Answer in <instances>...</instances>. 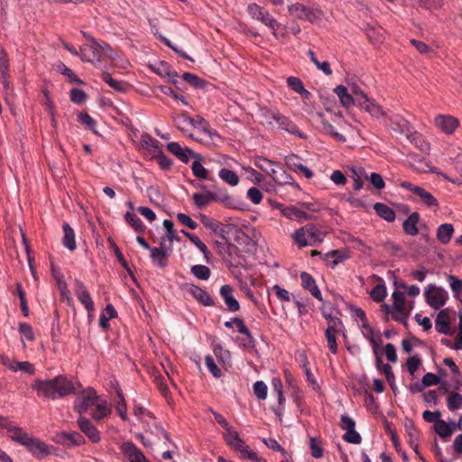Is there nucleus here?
<instances>
[{
	"label": "nucleus",
	"instance_id": "f257e3e1",
	"mask_svg": "<svg viewBox=\"0 0 462 462\" xmlns=\"http://www.w3.org/2000/svg\"><path fill=\"white\" fill-rule=\"evenodd\" d=\"M78 387H79L78 382L63 375H58L50 380L36 379L32 384V388L39 396L51 400L74 394Z\"/></svg>",
	"mask_w": 462,
	"mask_h": 462
},
{
	"label": "nucleus",
	"instance_id": "f03ea898",
	"mask_svg": "<svg viewBox=\"0 0 462 462\" xmlns=\"http://www.w3.org/2000/svg\"><path fill=\"white\" fill-rule=\"evenodd\" d=\"M88 42L80 47V58L83 61L95 63L101 62L106 58L113 57L112 48L106 42H99L89 34L84 32Z\"/></svg>",
	"mask_w": 462,
	"mask_h": 462
},
{
	"label": "nucleus",
	"instance_id": "7ed1b4c3",
	"mask_svg": "<svg viewBox=\"0 0 462 462\" xmlns=\"http://www.w3.org/2000/svg\"><path fill=\"white\" fill-rule=\"evenodd\" d=\"M326 235L327 231L320 225L308 223L296 230L291 237L299 247H305L321 243Z\"/></svg>",
	"mask_w": 462,
	"mask_h": 462
},
{
	"label": "nucleus",
	"instance_id": "20e7f679",
	"mask_svg": "<svg viewBox=\"0 0 462 462\" xmlns=\"http://www.w3.org/2000/svg\"><path fill=\"white\" fill-rule=\"evenodd\" d=\"M223 437L226 444L236 451L239 452L242 457L252 461L257 460L258 457L256 453L249 450L248 447L240 438L238 432L236 430L232 429L228 432H225Z\"/></svg>",
	"mask_w": 462,
	"mask_h": 462
},
{
	"label": "nucleus",
	"instance_id": "39448f33",
	"mask_svg": "<svg viewBox=\"0 0 462 462\" xmlns=\"http://www.w3.org/2000/svg\"><path fill=\"white\" fill-rule=\"evenodd\" d=\"M424 297L427 304L434 310H439L448 300V291L435 284H429L425 288Z\"/></svg>",
	"mask_w": 462,
	"mask_h": 462
},
{
	"label": "nucleus",
	"instance_id": "423d86ee",
	"mask_svg": "<svg viewBox=\"0 0 462 462\" xmlns=\"http://www.w3.org/2000/svg\"><path fill=\"white\" fill-rule=\"evenodd\" d=\"M266 118L274 121L279 129L284 130L291 134L300 137V139L307 138L306 134L299 129L294 122H292L289 117L281 114L279 111H269L267 113Z\"/></svg>",
	"mask_w": 462,
	"mask_h": 462
},
{
	"label": "nucleus",
	"instance_id": "0eeeda50",
	"mask_svg": "<svg viewBox=\"0 0 462 462\" xmlns=\"http://www.w3.org/2000/svg\"><path fill=\"white\" fill-rule=\"evenodd\" d=\"M288 12L292 17L310 23H315L321 16L320 10L308 7L300 3L290 5L288 6Z\"/></svg>",
	"mask_w": 462,
	"mask_h": 462
},
{
	"label": "nucleus",
	"instance_id": "6e6552de",
	"mask_svg": "<svg viewBox=\"0 0 462 462\" xmlns=\"http://www.w3.org/2000/svg\"><path fill=\"white\" fill-rule=\"evenodd\" d=\"M98 396L92 388L84 390L74 401L73 409L76 412L82 416L87 413L89 409L96 405Z\"/></svg>",
	"mask_w": 462,
	"mask_h": 462
},
{
	"label": "nucleus",
	"instance_id": "1a4fd4ad",
	"mask_svg": "<svg viewBox=\"0 0 462 462\" xmlns=\"http://www.w3.org/2000/svg\"><path fill=\"white\" fill-rule=\"evenodd\" d=\"M247 12L252 18L260 21L273 30L279 26V23L276 19H274L267 11L263 10V7L254 3L248 5Z\"/></svg>",
	"mask_w": 462,
	"mask_h": 462
},
{
	"label": "nucleus",
	"instance_id": "9d476101",
	"mask_svg": "<svg viewBox=\"0 0 462 462\" xmlns=\"http://www.w3.org/2000/svg\"><path fill=\"white\" fill-rule=\"evenodd\" d=\"M400 186L403 188L404 189L412 192L413 194L417 195L421 202L425 204L428 207H438L439 202L434 196L428 192L425 189L416 186L411 182L408 181H402Z\"/></svg>",
	"mask_w": 462,
	"mask_h": 462
},
{
	"label": "nucleus",
	"instance_id": "9b49d317",
	"mask_svg": "<svg viewBox=\"0 0 462 462\" xmlns=\"http://www.w3.org/2000/svg\"><path fill=\"white\" fill-rule=\"evenodd\" d=\"M74 291H75V294H76L78 300L88 310V316L91 317V313L95 310L94 301H93L87 287L81 281H79V280L75 281Z\"/></svg>",
	"mask_w": 462,
	"mask_h": 462
},
{
	"label": "nucleus",
	"instance_id": "f8f14e48",
	"mask_svg": "<svg viewBox=\"0 0 462 462\" xmlns=\"http://www.w3.org/2000/svg\"><path fill=\"white\" fill-rule=\"evenodd\" d=\"M167 150L184 163L189 162V157L199 159V160L202 159L200 154L194 152L192 150L189 149L188 147H182L177 142L169 143L167 144Z\"/></svg>",
	"mask_w": 462,
	"mask_h": 462
},
{
	"label": "nucleus",
	"instance_id": "ddd939ff",
	"mask_svg": "<svg viewBox=\"0 0 462 462\" xmlns=\"http://www.w3.org/2000/svg\"><path fill=\"white\" fill-rule=\"evenodd\" d=\"M27 450L37 458H42L51 454L50 448L39 439L31 437L23 445Z\"/></svg>",
	"mask_w": 462,
	"mask_h": 462
},
{
	"label": "nucleus",
	"instance_id": "4468645a",
	"mask_svg": "<svg viewBox=\"0 0 462 462\" xmlns=\"http://www.w3.org/2000/svg\"><path fill=\"white\" fill-rule=\"evenodd\" d=\"M77 424L81 432L84 433L91 442L97 443L100 441V432L89 419L79 416Z\"/></svg>",
	"mask_w": 462,
	"mask_h": 462
},
{
	"label": "nucleus",
	"instance_id": "2eb2a0df",
	"mask_svg": "<svg viewBox=\"0 0 462 462\" xmlns=\"http://www.w3.org/2000/svg\"><path fill=\"white\" fill-rule=\"evenodd\" d=\"M180 119H182L184 122H189V124L200 129L210 137L218 135L216 130L211 129L209 123L200 116H196V117L192 118L189 116L187 113H183L180 116Z\"/></svg>",
	"mask_w": 462,
	"mask_h": 462
},
{
	"label": "nucleus",
	"instance_id": "dca6fc26",
	"mask_svg": "<svg viewBox=\"0 0 462 462\" xmlns=\"http://www.w3.org/2000/svg\"><path fill=\"white\" fill-rule=\"evenodd\" d=\"M199 218L204 226L212 230L215 235L218 236L223 240L227 241L228 231L226 226L206 215H200Z\"/></svg>",
	"mask_w": 462,
	"mask_h": 462
},
{
	"label": "nucleus",
	"instance_id": "f3484780",
	"mask_svg": "<svg viewBox=\"0 0 462 462\" xmlns=\"http://www.w3.org/2000/svg\"><path fill=\"white\" fill-rule=\"evenodd\" d=\"M390 127L395 133H399L405 137L411 135V132L414 130L406 119L398 115L390 118Z\"/></svg>",
	"mask_w": 462,
	"mask_h": 462
},
{
	"label": "nucleus",
	"instance_id": "a211bd4d",
	"mask_svg": "<svg viewBox=\"0 0 462 462\" xmlns=\"http://www.w3.org/2000/svg\"><path fill=\"white\" fill-rule=\"evenodd\" d=\"M9 78V58L4 47L0 44V82L6 90L10 88Z\"/></svg>",
	"mask_w": 462,
	"mask_h": 462
},
{
	"label": "nucleus",
	"instance_id": "6ab92c4d",
	"mask_svg": "<svg viewBox=\"0 0 462 462\" xmlns=\"http://www.w3.org/2000/svg\"><path fill=\"white\" fill-rule=\"evenodd\" d=\"M219 293L229 311L236 312L239 310L240 304L233 295L234 289L231 285H223L220 288Z\"/></svg>",
	"mask_w": 462,
	"mask_h": 462
},
{
	"label": "nucleus",
	"instance_id": "aec40b11",
	"mask_svg": "<svg viewBox=\"0 0 462 462\" xmlns=\"http://www.w3.org/2000/svg\"><path fill=\"white\" fill-rule=\"evenodd\" d=\"M435 125L444 133L450 134L457 129L459 121L451 116L439 115L435 118Z\"/></svg>",
	"mask_w": 462,
	"mask_h": 462
},
{
	"label": "nucleus",
	"instance_id": "412c9836",
	"mask_svg": "<svg viewBox=\"0 0 462 462\" xmlns=\"http://www.w3.org/2000/svg\"><path fill=\"white\" fill-rule=\"evenodd\" d=\"M343 323L341 320L333 321L331 326H328L326 329V339L328 341V346L331 353H337V344L336 339V334L341 330Z\"/></svg>",
	"mask_w": 462,
	"mask_h": 462
},
{
	"label": "nucleus",
	"instance_id": "4be33fe9",
	"mask_svg": "<svg viewBox=\"0 0 462 462\" xmlns=\"http://www.w3.org/2000/svg\"><path fill=\"white\" fill-rule=\"evenodd\" d=\"M120 449L131 462H145V456L133 442L123 443Z\"/></svg>",
	"mask_w": 462,
	"mask_h": 462
},
{
	"label": "nucleus",
	"instance_id": "5701e85b",
	"mask_svg": "<svg viewBox=\"0 0 462 462\" xmlns=\"http://www.w3.org/2000/svg\"><path fill=\"white\" fill-rule=\"evenodd\" d=\"M211 198L214 199V201L222 204L227 208H240L239 202L226 189H218L217 191H214V196H211Z\"/></svg>",
	"mask_w": 462,
	"mask_h": 462
},
{
	"label": "nucleus",
	"instance_id": "b1692460",
	"mask_svg": "<svg viewBox=\"0 0 462 462\" xmlns=\"http://www.w3.org/2000/svg\"><path fill=\"white\" fill-rule=\"evenodd\" d=\"M57 442L69 446H81L85 444V438L79 432H61L57 436Z\"/></svg>",
	"mask_w": 462,
	"mask_h": 462
},
{
	"label": "nucleus",
	"instance_id": "393cba45",
	"mask_svg": "<svg viewBox=\"0 0 462 462\" xmlns=\"http://www.w3.org/2000/svg\"><path fill=\"white\" fill-rule=\"evenodd\" d=\"M187 291L204 306H214L215 304L208 292L197 285H188Z\"/></svg>",
	"mask_w": 462,
	"mask_h": 462
},
{
	"label": "nucleus",
	"instance_id": "a878e982",
	"mask_svg": "<svg viewBox=\"0 0 462 462\" xmlns=\"http://www.w3.org/2000/svg\"><path fill=\"white\" fill-rule=\"evenodd\" d=\"M301 285L305 290H308L310 294L318 300L322 301V294L318 288L314 278L308 273L302 272L300 273Z\"/></svg>",
	"mask_w": 462,
	"mask_h": 462
},
{
	"label": "nucleus",
	"instance_id": "bb28decb",
	"mask_svg": "<svg viewBox=\"0 0 462 462\" xmlns=\"http://www.w3.org/2000/svg\"><path fill=\"white\" fill-rule=\"evenodd\" d=\"M357 105L375 117L383 115V112L378 105L369 99L365 93H361V98H357Z\"/></svg>",
	"mask_w": 462,
	"mask_h": 462
},
{
	"label": "nucleus",
	"instance_id": "cd10ccee",
	"mask_svg": "<svg viewBox=\"0 0 462 462\" xmlns=\"http://www.w3.org/2000/svg\"><path fill=\"white\" fill-rule=\"evenodd\" d=\"M282 215L291 220L302 222L304 220L313 219L314 216L308 214L294 206L286 207L282 211Z\"/></svg>",
	"mask_w": 462,
	"mask_h": 462
},
{
	"label": "nucleus",
	"instance_id": "c85d7f7f",
	"mask_svg": "<svg viewBox=\"0 0 462 462\" xmlns=\"http://www.w3.org/2000/svg\"><path fill=\"white\" fill-rule=\"evenodd\" d=\"M286 165L296 173H300L304 175L307 179H311L313 177V172L305 165L301 164L298 161V157L295 155H291L286 159Z\"/></svg>",
	"mask_w": 462,
	"mask_h": 462
},
{
	"label": "nucleus",
	"instance_id": "c756f323",
	"mask_svg": "<svg viewBox=\"0 0 462 462\" xmlns=\"http://www.w3.org/2000/svg\"><path fill=\"white\" fill-rule=\"evenodd\" d=\"M435 328L439 333L448 335L450 330L448 310H441L437 315Z\"/></svg>",
	"mask_w": 462,
	"mask_h": 462
},
{
	"label": "nucleus",
	"instance_id": "7c9ffc66",
	"mask_svg": "<svg viewBox=\"0 0 462 462\" xmlns=\"http://www.w3.org/2000/svg\"><path fill=\"white\" fill-rule=\"evenodd\" d=\"M420 219L418 212L411 213L402 224V228L405 234L415 236L419 234L417 225Z\"/></svg>",
	"mask_w": 462,
	"mask_h": 462
},
{
	"label": "nucleus",
	"instance_id": "2f4dec72",
	"mask_svg": "<svg viewBox=\"0 0 462 462\" xmlns=\"http://www.w3.org/2000/svg\"><path fill=\"white\" fill-rule=\"evenodd\" d=\"M149 251L151 252V259L154 264L161 268L167 266L168 259L162 243H161V247H152Z\"/></svg>",
	"mask_w": 462,
	"mask_h": 462
},
{
	"label": "nucleus",
	"instance_id": "473e14b6",
	"mask_svg": "<svg viewBox=\"0 0 462 462\" xmlns=\"http://www.w3.org/2000/svg\"><path fill=\"white\" fill-rule=\"evenodd\" d=\"M63 237L62 245L69 251H74L77 247L75 240V232L68 223L62 225Z\"/></svg>",
	"mask_w": 462,
	"mask_h": 462
},
{
	"label": "nucleus",
	"instance_id": "72a5a7b5",
	"mask_svg": "<svg viewBox=\"0 0 462 462\" xmlns=\"http://www.w3.org/2000/svg\"><path fill=\"white\" fill-rule=\"evenodd\" d=\"M96 409L93 412H91V416L96 420H101L104 418L110 415L112 409L111 406L107 403L106 401L97 400L96 405Z\"/></svg>",
	"mask_w": 462,
	"mask_h": 462
},
{
	"label": "nucleus",
	"instance_id": "f704fd0d",
	"mask_svg": "<svg viewBox=\"0 0 462 462\" xmlns=\"http://www.w3.org/2000/svg\"><path fill=\"white\" fill-rule=\"evenodd\" d=\"M100 77L103 81H105L113 89H115L117 92L124 93L129 88L127 83H125L122 80H116V79H113L112 75L108 72H106V71L102 72Z\"/></svg>",
	"mask_w": 462,
	"mask_h": 462
},
{
	"label": "nucleus",
	"instance_id": "c9c22d12",
	"mask_svg": "<svg viewBox=\"0 0 462 462\" xmlns=\"http://www.w3.org/2000/svg\"><path fill=\"white\" fill-rule=\"evenodd\" d=\"M374 209L376 214L388 222H393L395 220L394 210L383 203L377 202L374 205Z\"/></svg>",
	"mask_w": 462,
	"mask_h": 462
},
{
	"label": "nucleus",
	"instance_id": "e433bc0d",
	"mask_svg": "<svg viewBox=\"0 0 462 462\" xmlns=\"http://www.w3.org/2000/svg\"><path fill=\"white\" fill-rule=\"evenodd\" d=\"M214 196V191L206 190L204 193H194L192 196V200L194 205L202 209L206 208L211 201H214V199L211 198Z\"/></svg>",
	"mask_w": 462,
	"mask_h": 462
},
{
	"label": "nucleus",
	"instance_id": "4c0bfd02",
	"mask_svg": "<svg viewBox=\"0 0 462 462\" xmlns=\"http://www.w3.org/2000/svg\"><path fill=\"white\" fill-rule=\"evenodd\" d=\"M453 233L454 227L451 224H442L438 227L437 238L441 244L447 245L450 241Z\"/></svg>",
	"mask_w": 462,
	"mask_h": 462
},
{
	"label": "nucleus",
	"instance_id": "58836bf2",
	"mask_svg": "<svg viewBox=\"0 0 462 462\" xmlns=\"http://www.w3.org/2000/svg\"><path fill=\"white\" fill-rule=\"evenodd\" d=\"M334 92L337 95L340 103L344 107L348 108L355 104L353 96L348 93L347 88L343 85L337 86L334 89Z\"/></svg>",
	"mask_w": 462,
	"mask_h": 462
},
{
	"label": "nucleus",
	"instance_id": "ea45409f",
	"mask_svg": "<svg viewBox=\"0 0 462 462\" xmlns=\"http://www.w3.org/2000/svg\"><path fill=\"white\" fill-rule=\"evenodd\" d=\"M379 281V283L376 284L371 291L370 296L375 302H383L387 295L386 287L384 285V282L382 278L376 277Z\"/></svg>",
	"mask_w": 462,
	"mask_h": 462
},
{
	"label": "nucleus",
	"instance_id": "a19ab883",
	"mask_svg": "<svg viewBox=\"0 0 462 462\" xmlns=\"http://www.w3.org/2000/svg\"><path fill=\"white\" fill-rule=\"evenodd\" d=\"M156 72L160 76L167 77L171 83L177 84L178 73L167 62H161Z\"/></svg>",
	"mask_w": 462,
	"mask_h": 462
},
{
	"label": "nucleus",
	"instance_id": "79ce46f5",
	"mask_svg": "<svg viewBox=\"0 0 462 462\" xmlns=\"http://www.w3.org/2000/svg\"><path fill=\"white\" fill-rule=\"evenodd\" d=\"M125 219L128 225H130L135 232L137 233H143L145 230V225L143 223L141 218L132 213V212H126L125 215Z\"/></svg>",
	"mask_w": 462,
	"mask_h": 462
},
{
	"label": "nucleus",
	"instance_id": "37998d69",
	"mask_svg": "<svg viewBox=\"0 0 462 462\" xmlns=\"http://www.w3.org/2000/svg\"><path fill=\"white\" fill-rule=\"evenodd\" d=\"M218 176L222 180L231 186H236L239 182L238 175L234 171L228 169H221L218 172Z\"/></svg>",
	"mask_w": 462,
	"mask_h": 462
},
{
	"label": "nucleus",
	"instance_id": "c03bdc74",
	"mask_svg": "<svg viewBox=\"0 0 462 462\" xmlns=\"http://www.w3.org/2000/svg\"><path fill=\"white\" fill-rule=\"evenodd\" d=\"M406 138L422 152H427L430 148L429 143L424 141L422 135L415 130L411 132V135L406 136Z\"/></svg>",
	"mask_w": 462,
	"mask_h": 462
},
{
	"label": "nucleus",
	"instance_id": "a18cd8bd",
	"mask_svg": "<svg viewBox=\"0 0 462 462\" xmlns=\"http://www.w3.org/2000/svg\"><path fill=\"white\" fill-rule=\"evenodd\" d=\"M434 430L442 439H447L453 433V429L443 420L437 421V424L434 425Z\"/></svg>",
	"mask_w": 462,
	"mask_h": 462
},
{
	"label": "nucleus",
	"instance_id": "49530a36",
	"mask_svg": "<svg viewBox=\"0 0 462 462\" xmlns=\"http://www.w3.org/2000/svg\"><path fill=\"white\" fill-rule=\"evenodd\" d=\"M8 367L14 372L23 371L29 374H32L34 373V367L29 362L12 361Z\"/></svg>",
	"mask_w": 462,
	"mask_h": 462
},
{
	"label": "nucleus",
	"instance_id": "de8ad7c7",
	"mask_svg": "<svg viewBox=\"0 0 462 462\" xmlns=\"http://www.w3.org/2000/svg\"><path fill=\"white\" fill-rule=\"evenodd\" d=\"M8 431L10 432V438L23 446L25 441L28 440V438H30L29 434L23 432L22 429L19 428L10 427L8 428Z\"/></svg>",
	"mask_w": 462,
	"mask_h": 462
},
{
	"label": "nucleus",
	"instance_id": "09e8293b",
	"mask_svg": "<svg viewBox=\"0 0 462 462\" xmlns=\"http://www.w3.org/2000/svg\"><path fill=\"white\" fill-rule=\"evenodd\" d=\"M201 160L196 159L192 162L191 170L195 177L200 180H208V171L201 164Z\"/></svg>",
	"mask_w": 462,
	"mask_h": 462
},
{
	"label": "nucleus",
	"instance_id": "8fccbe9b",
	"mask_svg": "<svg viewBox=\"0 0 462 462\" xmlns=\"http://www.w3.org/2000/svg\"><path fill=\"white\" fill-rule=\"evenodd\" d=\"M116 394L118 397V401H117L116 407V412L118 413V415L120 416V418L123 420H127V415H126L127 408H126V402H125V397L120 389H118L116 391Z\"/></svg>",
	"mask_w": 462,
	"mask_h": 462
},
{
	"label": "nucleus",
	"instance_id": "3c124183",
	"mask_svg": "<svg viewBox=\"0 0 462 462\" xmlns=\"http://www.w3.org/2000/svg\"><path fill=\"white\" fill-rule=\"evenodd\" d=\"M181 232L207 257L208 254H209L207 245L195 235L190 234L185 230H182Z\"/></svg>",
	"mask_w": 462,
	"mask_h": 462
},
{
	"label": "nucleus",
	"instance_id": "603ef678",
	"mask_svg": "<svg viewBox=\"0 0 462 462\" xmlns=\"http://www.w3.org/2000/svg\"><path fill=\"white\" fill-rule=\"evenodd\" d=\"M362 328H363L362 333H363L364 337L369 340V342L371 343V345L373 346L374 354H376L378 345H377V342L375 341V339L374 338V330L371 328V326L368 324L367 320L362 322Z\"/></svg>",
	"mask_w": 462,
	"mask_h": 462
},
{
	"label": "nucleus",
	"instance_id": "864d4df0",
	"mask_svg": "<svg viewBox=\"0 0 462 462\" xmlns=\"http://www.w3.org/2000/svg\"><path fill=\"white\" fill-rule=\"evenodd\" d=\"M191 273L200 280H208L210 277V269L202 264L193 265L191 267Z\"/></svg>",
	"mask_w": 462,
	"mask_h": 462
},
{
	"label": "nucleus",
	"instance_id": "5fc2aeb1",
	"mask_svg": "<svg viewBox=\"0 0 462 462\" xmlns=\"http://www.w3.org/2000/svg\"><path fill=\"white\" fill-rule=\"evenodd\" d=\"M78 120L82 125H84L85 127H87L88 129L92 131L93 133L97 134V131H96L97 123L88 113H83V112L79 113L78 115Z\"/></svg>",
	"mask_w": 462,
	"mask_h": 462
},
{
	"label": "nucleus",
	"instance_id": "6e6d98bb",
	"mask_svg": "<svg viewBox=\"0 0 462 462\" xmlns=\"http://www.w3.org/2000/svg\"><path fill=\"white\" fill-rule=\"evenodd\" d=\"M16 294L18 295V297L20 299V307H21V310H22L23 314L25 317H28L29 316V308H28V304H27V300H26V294H25V291H23L21 283L16 284Z\"/></svg>",
	"mask_w": 462,
	"mask_h": 462
},
{
	"label": "nucleus",
	"instance_id": "4d7b16f0",
	"mask_svg": "<svg viewBox=\"0 0 462 462\" xmlns=\"http://www.w3.org/2000/svg\"><path fill=\"white\" fill-rule=\"evenodd\" d=\"M448 280L450 281V287H451L452 291L455 294V297L462 304V281L456 278L453 275H449Z\"/></svg>",
	"mask_w": 462,
	"mask_h": 462
},
{
	"label": "nucleus",
	"instance_id": "13d9d810",
	"mask_svg": "<svg viewBox=\"0 0 462 462\" xmlns=\"http://www.w3.org/2000/svg\"><path fill=\"white\" fill-rule=\"evenodd\" d=\"M392 298L393 300V309L397 311H402L405 309V297L403 292L400 291H394Z\"/></svg>",
	"mask_w": 462,
	"mask_h": 462
},
{
	"label": "nucleus",
	"instance_id": "bf43d9fd",
	"mask_svg": "<svg viewBox=\"0 0 462 462\" xmlns=\"http://www.w3.org/2000/svg\"><path fill=\"white\" fill-rule=\"evenodd\" d=\"M153 159L158 162L161 169L163 171L170 170L173 165V161L167 157L162 151H159V153L153 156Z\"/></svg>",
	"mask_w": 462,
	"mask_h": 462
},
{
	"label": "nucleus",
	"instance_id": "052dcab7",
	"mask_svg": "<svg viewBox=\"0 0 462 462\" xmlns=\"http://www.w3.org/2000/svg\"><path fill=\"white\" fill-rule=\"evenodd\" d=\"M322 125H323V130L325 131L326 134L331 135L333 138H335L336 140L339 141V142H346V137L339 134L336 128L328 121H323L322 122Z\"/></svg>",
	"mask_w": 462,
	"mask_h": 462
},
{
	"label": "nucleus",
	"instance_id": "680f3d73",
	"mask_svg": "<svg viewBox=\"0 0 462 462\" xmlns=\"http://www.w3.org/2000/svg\"><path fill=\"white\" fill-rule=\"evenodd\" d=\"M448 407L450 411L458 410L462 407V395L453 393L448 396Z\"/></svg>",
	"mask_w": 462,
	"mask_h": 462
},
{
	"label": "nucleus",
	"instance_id": "e2e57ef3",
	"mask_svg": "<svg viewBox=\"0 0 462 462\" xmlns=\"http://www.w3.org/2000/svg\"><path fill=\"white\" fill-rule=\"evenodd\" d=\"M182 79L186 82H188L189 84H190L191 86H193L197 88H202L205 85V81L203 79H199L196 75L189 73V72H185L182 75Z\"/></svg>",
	"mask_w": 462,
	"mask_h": 462
},
{
	"label": "nucleus",
	"instance_id": "0e129e2a",
	"mask_svg": "<svg viewBox=\"0 0 462 462\" xmlns=\"http://www.w3.org/2000/svg\"><path fill=\"white\" fill-rule=\"evenodd\" d=\"M405 430L408 435V443L412 444L414 441H419L420 431L412 422L405 424Z\"/></svg>",
	"mask_w": 462,
	"mask_h": 462
},
{
	"label": "nucleus",
	"instance_id": "69168bd1",
	"mask_svg": "<svg viewBox=\"0 0 462 462\" xmlns=\"http://www.w3.org/2000/svg\"><path fill=\"white\" fill-rule=\"evenodd\" d=\"M254 393L259 400H264L267 397V385L263 381H257L254 383Z\"/></svg>",
	"mask_w": 462,
	"mask_h": 462
},
{
	"label": "nucleus",
	"instance_id": "338daca9",
	"mask_svg": "<svg viewBox=\"0 0 462 462\" xmlns=\"http://www.w3.org/2000/svg\"><path fill=\"white\" fill-rule=\"evenodd\" d=\"M205 364L208 371L212 374V375L216 378H220L222 375L221 370L216 365L214 359L210 356H207L205 357Z\"/></svg>",
	"mask_w": 462,
	"mask_h": 462
},
{
	"label": "nucleus",
	"instance_id": "774afa93",
	"mask_svg": "<svg viewBox=\"0 0 462 462\" xmlns=\"http://www.w3.org/2000/svg\"><path fill=\"white\" fill-rule=\"evenodd\" d=\"M310 448L311 450V455L316 458H320L323 457V448L320 445V442L316 438H310Z\"/></svg>",
	"mask_w": 462,
	"mask_h": 462
}]
</instances>
